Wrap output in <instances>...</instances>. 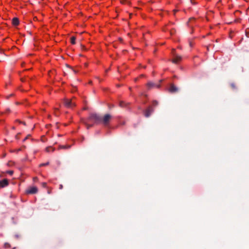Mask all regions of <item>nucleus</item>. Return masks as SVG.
Returning a JSON list of instances; mask_svg holds the SVG:
<instances>
[{"label":"nucleus","instance_id":"1","mask_svg":"<svg viewBox=\"0 0 249 249\" xmlns=\"http://www.w3.org/2000/svg\"><path fill=\"white\" fill-rule=\"evenodd\" d=\"M83 121L84 123L89 126H92L94 124L100 122V119L98 116L95 113H91L89 116L85 119Z\"/></svg>","mask_w":249,"mask_h":249},{"label":"nucleus","instance_id":"2","mask_svg":"<svg viewBox=\"0 0 249 249\" xmlns=\"http://www.w3.org/2000/svg\"><path fill=\"white\" fill-rule=\"evenodd\" d=\"M112 116L110 114H106L100 120V123L103 124L105 126L109 127L110 122Z\"/></svg>","mask_w":249,"mask_h":249},{"label":"nucleus","instance_id":"3","mask_svg":"<svg viewBox=\"0 0 249 249\" xmlns=\"http://www.w3.org/2000/svg\"><path fill=\"white\" fill-rule=\"evenodd\" d=\"M38 192V188L36 186H29L25 191L26 195L36 194Z\"/></svg>","mask_w":249,"mask_h":249},{"label":"nucleus","instance_id":"4","mask_svg":"<svg viewBox=\"0 0 249 249\" xmlns=\"http://www.w3.org/2000/svg\"><path fill=\"white\" fill-rule=\"evenodd\" d=\"M64 104L65 107L69 108H72L75 107V102L73 99H66L64 100Z\"/></svg>","mask_w":249,"mask_h":249},{"label":"nucleus","instance_id":"5","mask_svg":"<svg viewBox=\"0 0 249 249\" xmlns=\"http://www.w3.org/2000/svg\"><path fill=\"white\" fill-rule=\"evenodd\" d=\"M9 185V181L7 179L4 178L0 180V188H4Z\"/></svg>","mask_w":249,"mask_h":249},{"label":"nucleus","instance_id":"6","mask_svg":"<svg viewBox=\"0 0 249 249\" xmlns=\"http://www.w3.org/2000/svg\"><path fill=\"white\" fill-rule=\"evenodd\" d=\"M182 60V58L179 55H175L172 60V61L174 63H178L180 62Z\"/></svg>","mask_w":249,"mask_h":249},{"label":"nucleus","instance_id":"7","mask_svg":"<svg viewBox=\"0 0 249 249\" xmlns=\"http://www.w3.org/2000/svg\"><path fill=\"white\" fill-rule=\"evenodd\" d=\"M168 90L170 92H175L178 91V88L175 86L174 84H171Z\"/></svg>","mask_w":249,"mask_h":249},{"label":"nucleus","instance_id":"8","mask_svg":"<svg viewBox=\"0 0 249 249\" xmlns=\"http://www.w3.org/2000/svg\"><path fill=\"white\" fill-rule=\"evenodd\" d=\"M152 111V109L151 108V107H148L145 111H144V115L146 116V117H149L151 112Z\"/></svg>","mask_w":249,"mask_h":249},{"label":"nucleus","instance_id":"9","mask_svg":"<svg viewBox=\"0 0 249 249\" xmlns=\"http://www.w3.org/2000/svg\"><path fill=\"white\" fill-rule=\"evenodd\" d=\"M12 24L15 26H18L19 24V21L18 18H14L12 20Z\"/></svg>","mask_w":249,"mask_h":249},{"label":"nucleus","instance_id":"10","mask_svg":"<svg viewBox=\"0 0 249 249\" xmlns=\"http://www.w3.org/2000/svg\"><path fill=\"white\" fill-rule=\"evenodd\" d=\"M54 150H55V148L52 146H48L45 148V151L47 153L53 152L54 151Z\"/></svg>","mask_w":249,"mask_h":249},{"label":"nucleus","instance_id":"11","mask_svg":"<svg viewBox=\"0 0 249 249\" xmlns=\"http://www.w3.org/2000/svg\"><path fill=\"white\" fill-rule=\"evenodd\" d=\"M119 106L121 107H127L129 106V104L126 103L124 101H121L119 102Z\"/></svg>","mask_w":249,"mask_h":249},{"label":"nucleus","instance_id":"12","mask_svg":"<svg viewBox=\"0 0 249 249\" xmlns=\"http://www.w3.org/2000/svg\"><path fill=\"white\" fill-rule=\"evenodd\" d=\"M71 147V145H68V144H66V145H59V146H58V149H69Z\"/></svg>","mask_w":249,"mask_h":249},{"label":"nucleus","instance_id":"13","mask_svg":"<svg viewBox=\"0 0 249 249\" xmlns=\"http://www.w3.org/2000/svg\"><path fill=\"white\" fill-rule=\"evenodd\" d=\"M146 86L148 89H151L156 87V85L152 82H148L147 83Z\"/></svg>","mask_w":249,"mask_h":249},{"label":"nucleus","instance_id":"14","mask_svg":"<svg viewBox=\"0 0 249 249\" xmlns=\"http://www.w3.org/2000/svg\"><path fill=\"white\" fill-rule=\"evenodd\" d=\"M76 37L75 36H71V44H75L76 43Z\"/></svg>","mask_w":249,"mask_h":249},{"label":"nucleus","instance_id":"15","mask_svg":"<svg viewBox=\"0 0 249 249\" xmlns=\"http://www.w3.org/2000/svg\"><path fill=\"white\" fill-rule=\"evenodd\" d=\"M54 113L55 116H59L60 112L58 108H55L54 109Z\"/></svg>","mask_w":249,"mask_h":249},{"label":"nucleus","instance_id":"16","mask_svg":"<svg viewBox=\"0 0 249 249\" xmlns=\"http://www.w3.org/2000/svg\"><path fill=\"white\" fill-rule=\"evenodd\" d=\"M4 173L6 174H8L10 176H12L14 174V171L13 170H8V171H6L4 172Z\"/></svg>","mask_w":249,"mask_h":249},{"label":"nucleus","instance_id":"17","mask_svg":"<svg viewBox=\"0 0 249 249\" xmlns=\"http://www.w3.org/2000/svg\"><path fill=\"white\" fill-rule=\"evenodd\" d=\"M50 163L49 161L46 162V163H41L39 164V166L40 167H43V166H47L48 165H49Z\"/></svg>","mask_w":249,"mask_h":249},{"label":"nucleus","instance_id":"18","mask_svg":"<svg viewBox=\"0 0 249 249\" xmlns=\"http://www.w3.org/2000/svg\"><path fill=\"white\" fill-rule=\"evenodd\" d=\"M171 24V23H169V24H167V25H166L165 27H164L162 28V30H163V31H164V32H166V31H167V30H168V29L167 28V27L168 26H169V25H170V24Z\"/></svg>","mask_w":249,"mask_h":249},{"label":"nucleus","instance_id":"19","mask_svg":"<svg viewBox=\"0 0 249 249\" xmlns=\"http://www.w3.org/2000/svg\"><path fill=\"white\" fill-rule=\"evenodd\" d=\"M42 186L44 188H46L47 187V184L46 182H42L41 183Z\"/></svg>","mask_w":249,"mask_h":249},{"label":"nucleus","instance_id":"20","mask_svg":"<svg viewBox=\"0 0 249 249\" xmlns=\"http://www.w3.org/2000/svg\"><path fill=\"white\" fill-rule=\"evenodd\" d=\"M4 247L5 248H10L11 247V246L10 245V244L8 243H6L4 244Z\"/></svg>","mask_w":249,"mask_h":249},{"label":"nucleus","instance_id":"21","mask_svg":"<svg viewBox=\"0 0 249 249\" xmlns=\"http://www.w3.org/2000/svg\"><path fill=\"white\" fill-rule=\"evenodd\" d=\"M120 2L123 4H125L127 3V1L126 0H121Z\"/></svg>","mask_w":249,"mask_h":249},{"label":"nucleus","instance_id":"22","mask_svg":"<svg viewBox=\"0 0 249 249\" xmlns=\"http://www.w3.org/2000/svg\"><path fill=\"white\" fill-rule=\"evenodd\" d=\"M30 137V135H28L23 140V142H25V141H26L28 138L29 137Z\"/></svg>","mask_w":249,"mask_h":249},{"label":"nucleus","instance_id":"23","mask_svg":"<svg viewBox=\"0 0 249 249\" xmlns=\"http://www.w3.org/2000/svg\"><path fill=\"white\" fill-rule=\"evenodd\" d=\"M196 20V18H189V22L194 21Z\"/></svg>","mask_w":249,"mask_h":249},{"label":"nucleus","instance_id":"24","mask_svg":"<svg viewBox=\"0 0 249 249\" xmlns=\"http://www.w3.org/2000/svg\"><path fill=\"white\" fill-rule=\"evenodd\" d=\"M33 181H38V178H37V177H34V178H33Z\"/></svg>","mask_w":249,"mask_h":249},{"label":"nucleus","instance_id":"25","mask_svg":"<svg viewBox=\"0 0 249 249\" xmlns=\"http://www.w3.org/2000/svg\"><path fill=\"white\" fill-rule=\"evenodd\" d=\"M175 32V30H171L170 31V34L172 35L173 34H174Z\"/></svg>","mask_w":249,"mask_h":249},{"label":"nucleus","instance_id":"26","mask_svg":"<svg viewBox=\"0 0 249 249\" xmlns=\"http://www.w3.org/2000/svg\"><path fill=\"white\" fill-rule=\"evenodd\" d=\"M88 109V107H85L83 108V110H86Z\"/></svg>","mask_w":249,"mask_h":249},{"label":"nucleus","instance_id":"27","mask_svg":"<svg viewBox=\"0 0 249 249\" xmlns=\"http://www.w3.org/2000/svg\"><path fill=\"white\" fill-rule=\"evenodd\" d=\"M125 121H123V122H122L121 124H123V125H124L125 124Z\"/></svg>","mask_w":249,"mask_h":249},{"label":"nucleus","instance_id":"28","mask_svg":"<svg viewBox=\"0 0 249 249\" xmlns=\"http://www.w3.org/2000/svg\"><path fill=\"white\" fill-rule=\"evenodd\" d=\"M13 96V94H10V95L8 97V98H9V97H10V96Z\"/></svg>","mask_w":249,"mask_h":249},{"label":"nucleus","instance_id":"29","mask_svg":"<svg viewBox=\"0 0 249 249\" xmlns=\"http://www.w3.org/2000/svg\"><path fill=\"white\" fill-rule=\"evenodd\" d=\"M154 103H155V105H157L158 104V103L157 102H154Z\"/></svg>","mask_w":249,"mask_h":249},{"label":"nucleus","instance_id":"30","mask_svg":"<svg viewBox=\"0 0 249 249\" xmlns=\"http://www.w3.org/2000/svg\"><path fill=\"white\" fill-rule=\"evenodd\" d=\"M16 104L18 105L19 103L18 102H16Z\"/></svg>","mask_w":249,"mask_h":249},{"label":"nucleus","instance_id":"31","mask_svg":"<svg viewBox=\"0 0 249 249\" xmlns=\"http://www.w3.org/2000/svg\"><path fill=\"white\" fill-rule=\"evenodd\" d=\"M62 187V185H60V188H61Z\"/></svg>","mask_w":249,"mask_h":249}]
</instances>
